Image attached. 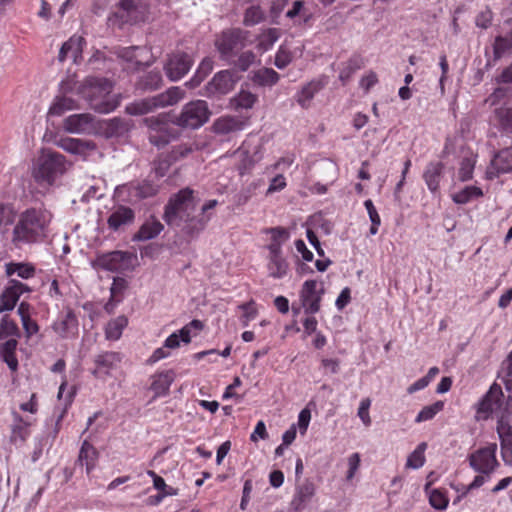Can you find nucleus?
I'll use <instances>...</instances> for the list:
<instances>
[{
  "instance_id": "obj_1",
  "label": "nucleus",
  "mask_w": 512,
  "mask_h": 512,
  "mask_svg": "<svg viewBox=\"0 0 512 512\" xmlns=\"http://www.w3.org/2000/svg\"><path fill=\"white\" fill-rule=\"evenodd\" d=\"M198 202L192 189H181L169 198L165 206L163 214L165 222L169 226L180 227L189 235L199 233L209 222V217L195 215Z\"/></svg>"
},
{
  "instance_id": "obj_2",
  "label": "nucleus",
  "mask_w": 512,
  "mask_h": 512,
  "mask_svg": "<svg viewBox=\"0 0 512 512\" xmlns=\"http://www.w3.org/2000/svg\"><path fill=\"white\" fill-rule=\"evenodd\" d=\"M52 215L43 208H29L23 211L12 230L11 244L15 248L32 244L47 236Z\"/></svg>"
},
{
  "instance_id": "obj_3",
  "label": "nucleus",
  "mask_w": 512,
  "mask_h": 512,
  "mask_svg": "<svg viewBox=\"0 0 512 512\" xmlns=\"http://www.w3.org/2000/svg\"><path fill=\"white\" fill-rule=\"evenodd\" d=\"M113 85L106 78L88 76L76 88L80 95L97 113L105 114L115 110L120 102L116 94H112Z\"/></svg>"
},
{
  "instance_id": "obj_4",
  "label": "nucleus",
  "mask_w": 512,
  "mask_h": 512,
  "mask_svg": "<svg viewBox=\"0 0 512 512\" xmlns=\"http://www.w3.org/2000/svg\"><path fill=\"white\" fill-rule=\"evenodd\" d=\"M70 167L71 163L64 155L51 149H42L33 162L31 174L39 185L52 186Z\"/></svg>"
},
{
  "instance_id": "obj_5",
  "label": "nucleus",
  "mask_w": 512,
  "mask_h": 512,
  "mask_svg": "<svg viewBox=\"0 0 512 512\" xmlns=\"http://www.w3.org/2000/svg\"><path fill=\"white\" fill-rule=\"evenodd\" d=\"M263 154V146L258 140H246L233 154L239 174L248 173L262 160Z\"/></svg>"
},
{
  "instance_id": "obj_6",
  "label": "nucleus",
  "mask_w": 512,
  "mask_h": 512,
  "mask_svg": "<svg viewBox=\"0 0 512 512\" xmlns=\"http://www.w3.org/2000/svg\"><path fill=\"white\" fill-rule=\"evenodd\" d=\"M210 116L211 112L207 102L195 100L184 105L176 124L184 128L197 129L208 122Z\"/></svg>"
},
{
  "instance_id": "obj_7",
  "label": "nucleus",
  "mask_w": 512,
  "mask_h": 512,
  "mask_svg": "<svg viewBox=\"0 0 512 512\" xmlns=\"http://www.w3.org/2000/svg\"><path fill=\"white\" fill-rule=\"evenodd\" d=\"M324 292L323 282L314 279L304 281L299 292V299L306 314H315L320 310Z\"/></svg>"
},
{
  "instance_id": "obj_8",
  "label": "nucleus",
  "mask_w": 512,
  "mask_h": 512,
  "mask_svg": "<svg viewBox=\"0 0 512 512\" xmlns=\"http://www.w3.org/2000/svg\"><path fill=\"white\" fill-rule=\"evenodd\" d=\"M240 76L234 70H222L216 73L211 81L206 85V95L213 97L217 95H226L232 91Z\"/></svg>"
},
{
  "instance_id": "obj_9",
  "label": "nucleus",
  "mask_w": 512,
  "mask_h": 512,
  "mask_svg": "<svg viewBox=\"0 0 512 512\" xmlns=\"http://www.w3.org/2000/svg\"><path fill=\"white\" fill-rule=\"evenodd\" d=\"M501 396V387L496 384L492 385L476 405L475 419L477 421L487 420L494 412L498 414L502 410L500 405Z\"/></svg>"
},
{
  "instance_id": "obj_10",
  "label": "nucleus",
  "mask_w": 512,
  "mask_h": 512,
  "mask_svg": "<svg viewBox=\"0 0 512 512\" xmlns=\"http://www.w3.org/2000/svg\"><path fill=\"white\" fill-rule=\"evenodd\" d=\"M497 445L491 443L470 456V465L478 472L488 474L498 465L496 459Z\"/></svg>"
},
{
  "instance_id": "obj_11",
  "label": "nucleus",
  "mask_w": 512,
  "mask_h": 512,
  "mask_svg": "<svg viewBox=\"0 0 512 512\" xmlns=\"http://www.w3.org/2000/svg\"><path fill=\"white\" fill-rule=\"evenodd\" d=\"M204 329L201 320L194 319L178 331L172 333L165 339V347L170 349L179 348L181 343L189 344L192 338L196 337Z\"/></svg>"
},
{
  "instance_id": "obj_12",
  "label": "nucleus",
  "mask_w": 512,
  "mask_h": 512,
  "mask_svg": "<svg viewBox=\"0 0 512 512\" xmlns=\"http://www.w3.org/2000/svg\"><path fill=\"white\" fill-rule=\"evenodd\" d=\"M193 65V59L184 52H176L169 56L165 65L166 75L171 81H178L186 75Z\"/></svg>"
},
{
  "instance_id": "obj_13",
  "label": "nucleus",
  "mask_w": 512,
  "mask_h": 512,
  "mask_svg": "<svg viewBox=\"0 0 512 512\" xmlns=\"http://www.w3.org/2000/svg\"><path fill=\"white\" fill-rule=\"evenodd\" d=\"M243 32L241 30H229L223 32L215 42L216 48L222 58L228 59L233 56L235 50L242 48Z\"/></svg>"
},
{
  "instance_id": "obj_14",
  "label": "nucleus",
  "mask_w": 512,
  "mask_h": 512,
  "mask_svg": "<svg viewBox=\"0 0 512 512\" xmlns=\"http://www.w3.org/2000/svg\"><path fill=\"white\" fill-rule=\"evenodd\" d=\"M95 118L89 113L73 114L63 121L65 131L73 134H90L95 131Z\"/></svg>"
},
{
  "instance_id": "obj_15",
  "label": "nucleus",
  "mask_w": 512,
  "mask_h": 512,
  "mask_svg": "<svg viewBox=\"0 0 512 512\" xmlns=\"http://www.w3.org/2000/svg\"><path fill=\"white\" fill-rule=\"evenodd\" d=\"M93 266L96 269L117 272L128 267V256L123 251H112L101 254L93 261Z\"/></svg>"
},
{
  "instance_id": "obj_16",
  "label": "nucleus",
  "mask_w": 512,
  "mask_h": 512,
  "mask_svg": "<svg viewBox=\"0 0 512 512\" xmlns=\"http://www.w3.org/2000/svg\"><path fill=\"white\" fill-rule=\"evenodd\" d=\"M267 249L269 251L267 258L268 275L274 279L285 277L289 270V264L283 257L282 251H279L277 245H268Z\"/></svg>"
},
{
  "instance_id": "obj_17",
  "label": "nucleus",
  "mask_w": 512,
  "mask_h": 512,
  "mask_svg": "<svg viewBox=\"0 0 512 512\" xmlns=\"http://www.w3.org/2000/svg\"><path fill=\"white\" fill-rule=\"evenodd\" d=\"M497 417V433L502 446L512 445V397L507 401L506 407L500 410Z\"/></svg>"
},
{
  "instance_id": "obj_18",
  "label": "nucleus",
  "mask_w": 512,
  "mask_h": 512,
  "mask_svg": "<svg viewBox=\"0 0 512 512\" xmlns=\"http://www.w3.org/2000/svg\"><path fill=\"white\" fill-rule=\"evenodd\" d=\"M512 171V147L502 149L491 160V163L486 171V177L493 179L500 174L509 173Z\"/></svg>"
},
{
  "instance_id": "obj_19",
  "label": "nucleus",
  "mask_w": 512,
  "mask_h": 512,
  "mask_svg": "<svg viewBox=\"0 0 512 512\" xmlns=\"http://www.w3.org/2000/svg\"><path fill=\"white\" fill-rule=\"evenodd\" d=\"M316 494V486L310 480H305L298 485L291 500V507L299 512L307 507Z\"/></svg>"
},
{
  "instance_id": "obj_20",
  "label": "nucleus",
  "mask_w": 512,
  "mask_h": 512,
  "mask_svg": "<svg viewBox=\"0 0 512 512\" xmlns=\"http://www.w3.org/2000/svg\"><path fill=\"white\" fill-rule=\"evenodd\" d=\"M57 146L67 153L79 155L83 158H86L96 149L94 142L75 138H62L57 142Z\"/></svg>"
},
{
  "instance_id": "obj_21",
  "label": "nucleus",
  "mask_w": 512,
  "mask_h": 512,
  "mask_svg": "<svg viewBox=\"0 0 512 512\" xmlns=\"http://www.w3.org/2000/svg\"><path fill=\"white\" fill-rule=\"evenodd\" d=\"M174 380L175 373L172 370L157 373L152 377L150 389L153 391L155 397L166 396Z\"/></svg>"
},
{
  "instance_id": "obj_22",
  "label": "nucleus",
  "mask_w": 512,
  "mask_h": 512,
  "mask_svg": "<svg viewBox=\"0 0 512 512\" xmlns=\"http://www.w3.org/2000/svg\"><path fill=\"white\" fill-rule=\"evenodd\" d=\"M257 102V94L249 91L248 89L241 88L236 95L230 98L229 106L235 111L250 110Z\"/></svg>"
},
{
  "instance_id": "obj_23",
  "label": "nucleus",
  "mask_w": 512,
  "mask_h": 512,
  "mask_svg": "<svg viewBox=\"0 0 512 512\" xmlns=\"http://www.w3.org/2000/svg\"><path fill=\"white\" fill-rule=\"evenodd\" d=\"M185 97V92L180 87H171L151 99V105L147 108L172 106Z\"/></svg>"
},
{
  "instance_id": "obj_24",
  "label": "nucleus",
  "mask_w": 512,
  "mask_h": 512,
  "mask_svg": "<svg viewBox=\"0 0 512 512\" xmlns=\"http://www.w3.org/2000/svg\"><path fill=\"white\" fill-rule=\"evenodd\" d=\"M442 171L443 164L441 162L429 163L424 171L423 178L432 193L437 192L439 189Z\"/></svg>"
},
{
  "instance_id": "obj_25",
  "label": "nucleus",
  "mask_w": 512,
  "mask_h": 512,
  "mask_svg": "<svg viewBox=\"0 0 512 512\" xmlns=\"http://www.w3.org/2000/svg\"><path fill=\"white\" fill-rule=\"evenodd\" d=\"M97 459V450L85 440L81 446L77 463L82 467L85 466L86 473L89 474L95 467Z\"/></svg>"
},
{
  "instance_id": "obj_26",
  "label": "nucleus",
  "mask_w": 512,
  "mask_h": 512,
  "mask_svg": "<svg viewBox=\"0 0 512 512\" xmlns=\"http://www.w3.org/2000/svg\"><path fill=\"white\" fill-rule=\"evenodd\" d=\"M16 211L10 204L0 203V238L8 240L9 227L14 224Z\"/></svg>"
},
{
  "instance_id": "obj_27",
  "label": "nucleus",
  "mask_w": 512,
  "mask_h": 512,
  "mask_svg": "<svg viewBox=\"0 0 512 512\" xmlns=\"http://www.w3.org/2000/svg\"><path fill=\"white\" fill-rule=\"evenodd\" d=\"M82 42L83 38L79 36H73L68 41L63 43L60 48L58 59L63 62L68 56H71L74 61L82 53Z\"/></svg>"
},
{
  "instance_id": "obj_28",
  "label": "nucleus",
  "mask_w": 512,
  "mask_h": 512,
  "mask_svg": "<svg viewBox=\"0 0 512 512\" xmlns=\"http://www.w3.org/2000/svg\"><path fill=\"white\" fill-rule=\"evenodd\" d=\"M164 226L155 217L149 218L143 223L139 232L134 236L135 240H150L159 235Z\"/></svg>"
},
{
  "instance_id": "obj_29",
  "label": "nucleus",
  "mask_w": 512,
  "mask_h": 512,
  "mask_svg": "<svg viewBox=\"0 0 512 512\" xmlns=\"http://www.w3.org/2000/svg\"><path fill=\"white\" fill-rule=\"evenodd\" d=\"M280 79V75L272 68H261L252 73L251 81L262 87L273 86Z\"/></svg>"
},
{
  "instance_id": "obj_30",
  "label": "nucleus",
  "mask_w": 512,
  "mask_h": 512,
  "mask_svg": "<svg viewBox=\"0 0 512 512\" xmlns=\"http://www.w3.org/2000/svg\"><path fill=\"white\" fill-rule=\"evenodd\" d=\"M77 327L75 314L69 310L64 318L53 324V330L62 338H67Z\"/></svg>"
},
{
  "instance_id": "obj_31",
  "label": "nucleus",
  "mask_w": 512,
  "mask_h": 512,
  "mask_svg": "<svg viewBox=\"0 0 512 512\" xmlns=\"http://www.w3.org/2000/svg\"><path fill=\"white\" fill-rule=\"evenodd\" d=\"M427 444L425 442L420 443L407 457L406 468L408 469H419L426 461L425 451Z\"/></svg>"
},
{
  "instance_id": "obj_32",
  "label": "nucleus",
  "mask_w": 512,
  "mask_h": 512,
  "mask_svg": "<svg viewBox=\"0 0 512 512\" xmlns=\"http://www.w3.org/2000/svg\"><path fill=\"white\" fill-rule=\"evenodd\" d=\"M214 129L218 133H229L242 129V123L236 117L223 116L217 119L213 125Z\"/></svg>"
},
{
  "instance_id": "obj_33",
  "label": "nucleus",
  "mask_w": 512,
  "mask_h": 512,
  "mask_svg": "<svg viewBox=\"0 0 512 512\" xmlns=\"http://www.w3.org/2000/svg\"><path fill=\"white\" fill-rule=\"evenodd\" d=\"M483 196L481 188L477 186H466L462 190L452 195V200L457 204H466L473 199Z\"/></svg>"
},
{
  "instance_id": "obj_34",
  "label": "nucleus",
  "mask_w": 512,
  "mask_h": 512,
  "mask_svg": "<svg viewBox=\"0 0 512 512\" xmlns=\"http://www.w3.org/2000/svg\"><path fill=\"white\" fill-rule=\"evenodd\" d=\"M76 108H78L76 100L70 97H57L49 109V114L60 116Z\"/></svg>"
},
{
  "instance_id": "obj_35",
  "label": "nucleus",
  "mask_w": 512,
  "mask_h": 512,
  "mask_svg": "<svg viewBox=\"0 0 512 512\" xmlns=\"http://www.w3.org/2000/svg\"><path fill=\"white\" fill-rule=\"evenodd\" d=\"M428 496L430 505L437 510H445L449 504V498L445 491L440 489L428 488L425 491Z\"/></svg>"
},
{
  "instance_id": "obj_36",
  "label": "nucleus",
  "mask_w": 512,
  "mask_h": 512,
  "mask_svg": "<svg viewBox=\"0 0 512 512\" xmlns=\"http://www.w3.org/2000/svg\"><path fill=\"white\" fill-rule=\"evenodd\" d=\"M213 69V61L211 58H205L201 61L200 65L198 66L195 75L193 78L186 83L187 86L190 88L197 87L205 78L206 76L212 71Z\"/></svg>"
},
{
  "instance_id": "obj_37",
  "label": "nucleus",
  "mask_w": 512,
  "mask_h": 512,
  "mask_svg": "<svg viewBox=\"0 0 512 512\" xmlns=\"http://www.w3.org/2000/svg\"><path fill=\"white\" fill-rule=\"evenodd\" d=\"M19 298V292L7 287L0 295V313L13 310Z\"/></svg>"
},
{
  "instance_id": "obj_38",
  "label": "nucleus",
  "mask_w": 512,
  "mask_h": 512,
  "mask_svg": "<svg viewBox=\"0 0 512 512\" xmlns=\"http://www.w3.org/2000/svg\"><path fill=\"white\" fill-rule=\"evenodd\" d=\"M130 3V21H143L148 15V5L146 0H129Z\"/></svg>"
},
{
  "instance_id": "obj_39",
  "label": "nucleus",
  "mask_w": 512,
  "mask_h": 512,
  "mask_svg": "<svg viewBox=\"0 0 512 512\" xmlns=\"http://www.w3.org/2000/svg\"><path fill=\"white\" fill-rule=\"evenodd\" d=\"M444 408V402L436 401L431 405L423 407L415 418L416 423L425 422L433 419Z\"/></svg>"
},
{
  "instance_id": "obj_40",
  "label": "nucleus",
  "mask_w": 512,
  "mask_h": 512,
  "mask_svg": "<svg viewBox=\"0 0 512 512\" xmlns=\"http://www.w3.org/2000/svg\"><path fill=\"white\" fill-rule=\"evenodd\" d=\"M149 475L153 479V486L154 488L161 493V497H169V496H176L179 493V490L175 487H172L170 485H167L165 480L158 476L155 472L149 471Z\"/></svg>"
},
{
  "instance_id": "obj_41",
  "label": "nucleus",
  "mask_w": 512,
  "mask_h": 512,
  "mask_svg": "<svg viewBox=\"0 0 512 512\" xmlns=\"http://www.w3.org/2000/svg\"><path fill=\"white\" fill-rule=\"evenodd\" d=\"M280 33L279 30L272 28L264 31L258 38V48L263 52L272 48V46L279 39Z\"/></svg>"
},
{
  "instance_id": "obj_42",
  "label": "nucleus",
  "mask_w": 512,
  "mask_h": 512,
  "mask_svg": "<svg viewBox=\"0 0 512 512\" xmlns=\"http://www.w3.org/2000/svg\"><path fill=\"white\" fill-rule=\"evenodd\" d=\"M476 164V156L470 155L462 159L458 171V178L460 181L465 182L473 177V171Z\"/></svg>"
},
{
  "instance_id": "obj_43",
  "label": "nucleus",
  "mask_w": 512,
  "mask_h": 512,
  "mask_svg": "<svg viewBox=\"0 0 512 512\" xmlns=\"http://www.w3.org/2000/svg\"><path fill=\"white\" fill-rule=\"evenodd\" d=\"M128 221V208L119 206L108 218V226L112 230H117Z\"/></svg>"
},
{
  "instance_id": "obj_44",
  "label": "nucleus",
  "mask_w": 512,
  "mask_h": 512,
  "mask_svg": "<svg viewBox=\"0 0 512 512\" xmlns=\"http://www.w3.org/2000/svg\"><path fill=\"white\" fill-rule=\"evenodd\" d=\"M126 325L127 319L125 317H118L110 321L106 327V337L110 340L119 339Z\"/></svg>"
},
{
  "instance_id": "obj_45",
  "label": "nucleus",
  "mask_w": 512,
  "mask_h": 512,
  "mask_svg": "<svg viewBox=\"0 0 512 512\" xmlns=\"http://www.w3.org/2000/svg\"><path fill=\"white\" fill-rule=\"evenodd\" d=\"M119 4L121 12L112 13V15L108 18V24L113 28L121 29L126 23L128 13V0H121Z\"/></svg>"
},
{
  "instance_id": "obj_46",
  "label": "nucleus",
  "mask_w": 512,
  "mask_h": 512,
  "mask_svg": "<svg viewBox=\"0 0 512 512\" xmlns=\"http://www.w3.org/2000/svg\"><path fill=\"white\" fill-rule=\"evenodd\" d=\"M294 59V52L287 45H281L275 55L274 64L278 69H284Z\"/></svg>"
},
{
  "instance_id": "obj_47",
  "label": "nucleus",
  "mask_w": 512,
  "mask_h": 512,
  "mask_svg": "<svg viewBox=\"0 0 512 512\" xmlns=\"http://www.w3.org/2000/svg\"><path fill=\"white\" fill-rule=\"evenodd\" d=\"M43 488L41 486L31 484L27 488H23L22 491L18 488L16 491V495L18 497H28L30 496L28 506L31 507L33 505H36L41 494H42Z\"/></svg>"
},
{
  "instance_id": "obj_48",
  "label": "nucleus",
  "mask_w": 512,
  "mask_h": 512,
  "mask_svg": "<svg viewBox=\"0 0 512 512\" xmlns=\"http://www.w3.org/2000/svg\"><path fill=\"white\" fill-rule=\"evenodd\" d=\"M371 407V399L370 398H363L360 403L357 410V416L360 418L361 422L365 427H369L372 423V419L370 417V410Z\"/></svg>"
},
{
  "instance_id": "obj_49",
  "label": "nucleus",
  "mask_w": 512,
  "mask_h": 512,
  "mask_svg": "<svg viewBox=\"0 0 512 512\" xmlns=\"http://www.w3.org/2000/svg\"><path fill=\"white\" fill-rule=\"evenodd\" d=\"M34 268L28 264H10L7 266L9 275L16 273L19 277L28 279L34 275Z\"/></svg>"
},
{
  "instance_id": "obj_50",
  "label": "nucleus",
  "mask_w": 512,
  "mask_h": 512,
  "mask_svg": "<svg viewBox=\"0 0 512 512\" xmlns=\"http://www.w3.org/2000/svg\"><path fill=\"white\" fill-rule=\"evenodd\" d=\"M496 115L501 127L512 132V107L500 108L496 111Z\"/></svg>"
},
{
  "instance_id": "obj_51",
  "label": "nucleus",
  "mask_w": 512,
  "mask_h": 512,
  "mask_svg": "<svg viewBox=\"0 0 512 512\" xmlns=\"http://www.w3.org/2000/svg\"><path fill=\"white\" fill-rule=\"evenodd\" d=\"M493 49L496 58L502 57L507 51L512 49V37H497Z\"/></svg>"
},
{
  "instance_id": "obj_52",
  "label": "nucleus",
  "mask_w": 512,
  "mask_h": 512,
  "mask_svg": "<svg viewBox=\"0 0 512 512\" xmlns=\"http://www.w3.org/2000/svg\"><path fill=\"white\" fill-rule=\"evenodd\" d=\"M320 90V85L317 82H311L304 86L300 92L299 95V103L301 105H305L307 102H309L314 95Z\"/></svg>"
},
{
  "instance_id": "obj_53",
  "label": "nucleus",
  "mask_w": 512,
  "mask_h": 512,
  "mask_svg": "<svg viewBox=\"0 0 512 512\" xmlns=\"http://www.w3.org/2000/svg\"><path fill=\"white\" fill-rule=\"evenodd\" d=\"M263 19V12L259 6L249 7L244 15V24L247 26H252L258 24Z\"/></svg>"
},
{
  "instance_id": "obj_54",
  "label": "nucleus",
  "mask_w": 512,
  "mask_h": 512,
  "mask_svg": "<svg viewBox=\"0 0 512 512\" xmlns=\"http://www.w3.org/2000/svg\"><path fill=\"white\" fill-rule=\"evenodd\" d=\"M19 330L15 322L4 316L0 322V339L8 336L18 335Z\"/></svg>"
},
{
  "instance_id": "obj_55",
  "label": "nucleus",
  "mask_w": 512,
  "mask_h": 512,
  "mask_svg": "<svg viewBox=\"0 0 512 512\" xmlns=\"http://www.w3.org/2000/svg\"><path fill=\"white\" fill-rule=\"evenodd\" d=\"M269 233L271 234V243L269 245H277L279 247V251H282V244L289 238L288 231L284 228L277 227L270 229Z\"/></svg>"
},
{
  "instance_id": "obj_56",
  "label": "nucleus",
  "mask_w": 512,
  "mask_h": 512,
  "mask_svg": "<svg viewBox=\"0 0 512 512\" xmlns=\"http://www.w3.org/2000/svg\"><path fill=\"white\" fill-rule=\"evenodd\" d=\"M120 361V357L117 353L107 352L96 357V364L103 367H112Z\"/></svg>"
},
{
  "instance_id": "obj_57",
  "label": "nucleus",
  "mask_w": 512,
  "mask_h": 512,
  "mask_svg": "<svg viewBox=\"0 0 512 512\" xmlns=\"http://www.w3.org/2000/svg\"><path fill=\"white\" fill-rule=\"evenodd\" d=\"M286 185V178L282 174H278L270 181L266 194L270 195L280 192L286 187Z\"/></svg>"
},
{
  "instance_id": "obj_58",
  "label": "nucleus",
  "mask_w": 512,
  "mask_h": 512,
  "mask_svg": "<svg viewBox=\"0 0 512 512\" xmlns=\"http://www.w3.org/2000/svg\"><path fill=\"white\" fill-rule=\"evenodd\" d=\"M311 420V412L309 409L305 408L300 411L298 415V421L296 425V429L299 428L301 435H304L308 429L309 423Z\"/></svg>"
},
{
  "instance_id": "obj_59",
  "label": "nucleus",
  "mask_w": 512,
  "mask_h": 512,
  "mask_svg": "<svg viewBox=\"0 0 512 512\" xmlns=\"http://www.w3.org/2000/svg\"><path fill=\"white\" fill-rule=\"evenodd\" d=\"M240 309L243 310L242 321L244 326H247L248 323L254 320L257 316V308L253 302L244 304L240 306Z\"/></svg>"
},
{
  "instance_id": "obj_60",
  "label": "nucleus",
  "mask_w": 512,
  "mask_h": 512,
  "mask_svg": "<svg viewBox=\"0 0 512 512\" xmlns=\"http://www.w3.org/2000/svg\"><path fill=\"white\" fill-rule=\"evenodd\" d=\"M268 438V432L265 423L260 420L257 422L254 431L250 435V440L254 443L258 442L259 439L266 440Z\"/></svg>"
},
{
  "instance_id": "obj_61",
  "label": "nucleus",
  "mask_w": 512,
  "mask_h": 512,
  "mask_svg": "<svg viewBox=\"0 0 512 512\" xmlns=\"http://www.w3.org/2000/svg\"><path fill=\"white\" fill-rule=\"evenodd\" d=\"M360 466V455L358 453H353L348 457V472H347V479L351 480L358 468Z\"/></svg>"
},
{
  "instance_id": "obj_62",
  "label": "nucleus",
  "mask_w": 512,
  "mask_h": 512,
  "mask_svg": "<svg viewBox=\"0 0 512 512\" xmlns=\"http://www.w3.org/2000/svg\"><path fill=\"white\" fill-rule=\"evenodd\" d=\"M126 288V280L123 277H115L113 279V284L111 287V297L112 299L119 300L118 296L122 294L124 289Z\"/></svg>"
},
{
  "instance_id": "obj_63",
  "label": "nucleus",
  "mask_w": 512,
  "mask_h": 512,
  "mask_svg": "<svg viewBox=\"0 0 512 512\" xmlns=\"http://www.w3.org/2000/svg\"><path fill=\"white\" fill-rule=\"evenodd\" d=\"M255 61L253 52H244L240 55L237 65L241 71H246Z\"/></svg>"
},
{
  "instance_id": "obj_64",
  "label": "nucleus",
  "mask_w": 512,
  "mask_h": 512,
  "mask_svg": "<svg viewBox=\"0 0 512 512\" xmlns=\"http://www.w3.org/2000/svg\"><path fill=\"white\" fill-rule=\"evenodd\" d=\"M505 387L508 391H512V352L509 354L506 361V371L504 375Z\"/></svg>"
}]
</instances>
